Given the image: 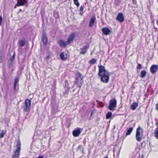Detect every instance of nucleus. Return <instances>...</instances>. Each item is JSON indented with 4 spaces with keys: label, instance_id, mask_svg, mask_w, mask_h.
Returning a JSON list of instances; mask_svg holds the SVG:
<instances>
[{
    "label": "nucleus",
    "instance_id": "23",
    "mask_svg": "<svg viewBox=\"0 0 158 158\" xmlns=\"http://www.w3.org/2000/svg\"><path fill=\"white\" fill-rule=\"evenodd\" d=\"M146 75V72L145 70H142L141 72L140 77H144Z\"/></svg>",
    "mask_w": 158,
    "mask_h": 158
},
{
    "label": "nucleus",
    "instance_id": "30",
    "mask_svg": "<svg viewBox=\"0 0 158 158\" xmlns=\"http://www.w3.org/2000/svg\"><path fill=\"white\" fill-rule=\"evenodd\" d=\"M137 68L138 69H140L141 68V65L140 64H139L137 67Z\"/></svg>",
    "mask_w": 158,
    "mask_h": 158
},
{
    "label": "nucleus",
    "instance_id": "26",
    "mask_svg": "<svg viewBox=\"0 0 158 158\" xmlns=\"http://www.w3.org/2000/svg\"><path fill=\"white\" fill-rule=\"evenodd\" d=\"M96 62V60L94 59H93L91 60L89 63L90 64H93L95 63Z\"/></svg>",
    "mask_w": 158,
    "mask_h": 158
},
{
    "label": "nucleus",
    "instance_id": "15",
    "mask_svg": "<svg viewBox=\"0 0 158 158\" xmlns=\"http://www.w3.org/2000/svg\"><path fill=\"white\" fill-rule=\"evenodd\" d=\"M96 20V18L95 16H93L90 19L89 23V26L90 27H93L95 21Z\"/></svg>",
    "mask_w": 158,
    "mask_h": 158
},
{
    "label": "nucleus",
    "instance_id": "2",
    "mask_svg": "<svg viewBox=\"0 0 158 158\" xmlns=\"http://www.w3.org/2000/svg\"><path fill=\"white\" fill-rule=\"evenodd\" d=\"M15 147L16 149L14 152L12 158H18L20 155L21 150V143L19 140L17 141Z\"/></svg>",
    "mask_w": 158,
    "mask_h": 158
},
{
    "label": "nucleus",
    "instance_id": "25",
    "mask_svg": "<svg viewBox=\"0 0 158 158\" xmlns=\"http://www.w3.org/2000/svg\"><path fill=\"white\" fill-rule=\"evenodd\" d=\"M112 115V113L110 112H109L106 115V118L107 119L110 118Z\"/></svg>",
    "mask_w": 158,
    "mask_h": 158
},
{
    "label": "nucleus",
    "instance_id": "33",
    "mask_svg": "<svg viewBox=\"0 0 158 158\" xmlns=\"http://www.w3.org/2000/svg\"><path fill=\"white\" fill-rule=\"evenodd\" d=\"M156 109L158 111V103H157L156 105Z\"/></svg>",
    "mask_w": 158,
    "mask_h": 158
},
{
    "label": "nucleus",
    "instance_id": "4",
    "mask_svg": "<svg viewBox=\"0 0 158 158\" xmlns=\"http://www.w3.org/2000/svg\"><path fill=\"white\" fill-rule=\"evenodd\" d=\"M143 130L142 128L139 127L136 130V138L137 141H141L143 136Z\"/></svg>",
    "mask_w": 158,
    "mask_h": 158
},
{
    "label": "nucleus",
    "instance_id": "41",
    "mask_svg": "<svg viewBox=\"0 0 158 158\" xmlns=\"http://www.w3.org/2000/svg\"><path fill=\"white\" fill-rule=\"evenodd\" d=\"M22 11V10L21 9L19 10V11Z\"/></svg>",
    "mask_w": 158,
    "mask_h": 158
},
{
    "label": "nucleus",
    "instance_id": "5",
    "mask_svg": "<svg viewBox=\"0 0 158 158\" xmlns=\"http://www.w3.org/2000/svg\"><path fill=\"white\" fill-rule=\"evenodd\" d=\"M117 102L115 99H112L110 100L109 108L111 110H114L116 106Z\"/></svg>",
    "mask_w": 158,
    "mask_h": 158
},
{
    "label": "nucleus",
    "instance_id": "31",
    "mask_svg": "<svg viewBox=\"0 0 158 158\" xmlns=\"http://www.w3.org/2000/svg\"><path fill=\"white\" fill-rule=\"evenodd\" d=\"M84 9V7L83 6H81L80 7V10L81 11L83 10Z\"/></svg>",
    "mask_w": 158,
    "mask_h": 158
},
{
    "label": "nucleus",
    "instance_id": "39",
    "mask_svg": "<svg viewBox=\"0 0 158 158\" xmlns=\"http://www.w3.org/2000/svg\"><path fill=\"white\" fill-rule=\"evenodd\" d=\"M156 125H158V122L156 123Z\"/></svg>",
    "mask_w": 158,
    "mask_h": 158
},
{
    "label": "nucleus",
    "instance_id": "8",
    "mask_svg": "<svg viewBox=\"0 0 158 158\" xmlns=\"http://www.w3.org/2000/svg\"><path fill=\"white\" fill-rule=\"evenodd\" d=\"M27 0H18L15 8L16 6L19 7L20 6L25 5L27 3Z\"/></svg>",
    "mask_w": 158,
    "mask_h": 158
},
{
    "label": "nucleus",
    "instance_id": "18",
    "mask_svg": "<svg viewBox=\"0 0 158 158\" xmlns=\"http://www.w3.org/2000/svg\"><path fill=\"white\" fill-rule=\"evenodd\" d=\"M138 103L136 102H134L131 106V108L133 110H135L138 106Z\"/></svg>",
    "mask_w": 158,
    "mask_h": 158
},
{
    "label": "nucleus",
    "instance_id": "11",
    "mask_svg": "<svg viewBox=\"0 0 158 158\" xmlns=\"http://www.w3.org/2000/svg\"><path fill=\"white\" fill-rule=\"evenodd\" d=\"M158 69V65H152L150 68L151 72L154 74L155 73Z\"/></svg>",
    "mask_w": 158,
    "mask_h": 158
},
{
    "label": "nucleus",
    "instance_id": "17",
    "mask_svg": "<svg viewBox=\"0 0 158 158\" xmlns=\"http://www.w3.org/2000/svg\"><path fill=\"white\" fill-rule=\"evenodd\" d=\"M75 37V35L74 33L71 35L69 37L67 41L68 44H70V43L73 41Z\"/></svg>",
    "mask_w": 158,
    "mask_h": 158
},
{
    "label": "nucleus",
    "instance_id": "19",
    "mask_svg": "<svg viewBox=\"0 0 158 158\" xmlns=\"http://www.w3.org/2000/svg\"><path fill=\"white\" fill-rule=\"evenodd\" d=\"M88 48V47L87 46H85L84 48H81V51L80 52V54H84L86 52V50Z\"/></svg>",
    "mask_w": 158,
    "mask_h": 158
},
{
    "label": "nucleus",
    "instance_id": "13",
    "mask_svg": "<svg viewBox=\"0 0 158 158\" xmlns=\"http://www.w3.org/2000/svg\"><path fill=\"white\" fill-rule=\"evenodd\" d=\"M102 31L103 33L106 35H109L111 32V31L107 27L103 28Z\"/></svg>",
    "mask_w": 158,
    "mask_h": 158
},
{
    "label": "nucleus",
    "instance_id": "6",
    "mask_svg": "<svg viewBox=\"0 0 158 158\" xmlns=\"http://www.w3.org/2000/svg\"><path fill=\"white\" fill-rule=\"evenodd\" d=\"M83 78L81 77V74L80 73H77L76 74V82L77 84H81L83 81Z\"/></svg>",
    "mask_w": 158,
    "mask_h": 158
},
{
    "label": "nucleus",
    "instance_id": "27",
    "mask_svg": "<svg viewBox=\"0 0 158 158\" xmlns=\"http://www.w3.org/2000/svg\"><path fill=\"white\" fill-rule=\"evenodd\" d=\"M74 3L77 6H79L80 4L78 1V0H73Z\"/></svg>",
    "mask_w": 158,
    "mask_h": 158
},
{
    "label": "nucleus",
    "instance_id": "37",
    "mask_svg": "<svg viewBox=\"0 0 158 158\" xmlns=\"http://www.w3.org/2000/svg\"><path fill=\"white\" fill-rule=\"evenodd\" d=\"M81 147H82V146H81V145H79V146H78V148H79V149H80V148H81Z\"/></svg>",
    "mask_w": 158,
    "mask_h": 158
},
{
    "label": "nucleus",
    "instance_id": "35",
    "mask_svg": "<svg viewBox=\"0 0 158 158\" xmlns=\"http://www.w3.org/2000/svg\"><path fill=\"white\" fill-rule=\"evenodd\" d=\"M83 12H80V15H83Z\"/></svg>",
    "mask_w": 158,
    "mask_h": 158
},
{
    "label": "nucleus",
    "instance_id": "28",
    "mask_svg": "<svg viewBox=\"0 0 158 158\" xmlns=\"http://www.w3.org/2000/svg\"><path fill=\"white\" fill-rule=\"evenodd\" d=\"M15 54L14 53L13 54L10 60L12 62L15 59Z\"/></svg>",
    "mask_w": 158,
    "mask_h": 158
},
{
    "label": "nucleus",
    "instance_id": "12",
    "mask_svg": "<svg viewBox=\"0 0 158 158\" xmlns=\"http://www.w3.org/2000/svg\"><path fill=\"white\" fill-rule=\"evenodd\" d=\"M59 44L60 46L61 47L65 48L67 45L69 44H68V42H65L62 40H60L59 41Z\"/></svg>",
    "mask_w": 158,
    "mask_h": 158
},
{
    "label": "nucleus",
    "instance_id": "9",
    "mask_svg": "<svg viewBox=\"0 0 158 158\" xmlns=\"http://www.w3.org/2000/svg\"><path fill=\"white\" fill-rule=\"evenodd\" d=\"M19 81V80L18 77L15 78L14 82V89L15 90L17 91L19 89L18 82Z\"/></svg>",
    "mask_w": 158,
    "mask_h": 158
},
{
    "label": "nucleus",
    "instance_id": "21",
    "mask_svg": "<svg viewBox=\"0 0 158 158\" xmlns=\"http://www.w3.org/2000/svg\"><path fill=\"white\" fill-rule=\"evenodd\" d=\"M25 44V42L24 40H20L19 42V44L20 47L24 46Z\"/></svg>",
    "mask_w": 158,
    "mask_h": 158
},
{
    "label": "nucleus",
    "instance_id": "36",
    "mask_svg": "<svg viewBox=\"0 0 158 158\" xmlns=\"http://www.w3.org/2000/svg\"><path fill=\"white\" fill-rule=\"evenodd\" d=\"M37 158H43V156H40L38 157Z\"/></svg>",
    "mask_w": 158,
    "mask_h": 158
},
{
    "label": "nucleus",
    "instance_id": "22",
    "mask_svg": "<svg viewBox=\"0 0 158 158\" xmlns=\"http://www.w3.org/2000/svg\"><path fill=\"white\" fill-rule=\"evenodd\" d=\"M133 130L132 127H131L126 132V134L127 135H128L131 134Z\"/></svg>",
    "mask_w": 158,
    "mask_h": 158
},
{
    "label": "nucleus",
    "instance_id": "20",
    "mask_svg": "<svg viewBox=\"0 0 158 158\" xmlns=\"http://www.w3.org/2000/svg\"><path fill=\"white\" fill-rule=\"evenodd\" d=\"M6 133V130H2L0 132V138H3Z\"/></svg>",
    "mask_w": 158,
    "mask_h": 158
},
{
    "label": "nucleus",
    "instance_id": "32",
    "mask_svg": "<svg viewBox=\"0 0 158 158\" xmlns=\"http://www.w3.org/2000/svg\"><path fill=\"white\" fill-rule=\"evenodd\" d=\"M95 110H93L92 111L91 115H93L95 113Z\"/></svg>",
    "mask_w": 158,
    "mask_h": 158
},
{
    "label": "nucleus",
    "instance_id": "14",
    "mask_svg": "<svg viewBox=\"0 0 158 158\" xmlns=\"http://www.w3.org/2000/svg\"><path fill=\"white\" fill-rule=\"evenodd\" d=\"M67 54L63 52H61L60 54V57L61 60H66L67 58Z\"/></svg>",
    "mask_w": 158,
    "mask_h": 158
},
{
    "label": "nucleus",
    "instance_id": "7",
    "mask_svg": "<svg viewBox=\"0 0 158 158\" xmlns=\"http://www.w3.org/2000/svg\"><path fill=\"white\" fill-rule=\"evenodd\" d=\"M82 131V128H77L73 131V134L74 137H77L80 135Z\"/></svg>",
    "mask_w": 158,
    "mask_h": 158
},
{
    "label": "nucleus",
    "instance_id": "40",
    "mask_svg": "<svg viewBox=\"0 0 158 158\" xmlns=\"http://www.w3.org/2000/svg\"><path fill=\"white\" fill-rule=\"evenodd\" d=\"M104 158H108V157L106 156V157H104Z\"/></svg>",
    "mask_w": 158,
    "mask_h": 158
},
{
    "label": "nucleus",
    "instance_id": "16",
    "mask_svg": "<svg viewBox=\"0 0 158 158\" xmlns=\"http://www.w3.org/2000/svg\"><path fill=\"white\" fill-rule=\"evenodd\" d=\"M42 40L44 44L46 45L48 42V39L46 35L44 33L43 34Z\"/></svg>",
    "mask_w": 158,
    "mask_h": 158
},
{
    "label": "nucleus",
    "instance_id": "29",
    "mask_svg": "<svg viewBox=\"0 0 158 158\" xmlns=\"http://www.w3.org/2000/svg\"><path fill=\"white\" fill-rule=\"evenodd\" d=\"M2 21V16H0V26L1 25Z\"/></svg>",
    "mask_w": 158,
    "mask_h": 158
},
{
    "label": "nucleus",
    "instance_id": "34",
    "mask_svg": "<svg viewBox=\"0 0 158 158\" xmlns=\"http://www.w3.org/2000/svg\"><path fill=\"white\" fill-rule=\"evenodd\" d=\"M144 156L143 155H142L140 156L139 157V158H143Z\"/></svg>",
    "mask_w": 158,
    "mask_h": 158
},
{
    "label": "nucleus",
    "instance_id": "38",
    "mask_svg": "<svg viewBox=\"0 0 158 158\" xmlns=\"http://www.w3.org/2000/svg\"><path fill=\"white\" fill-rule=\"evenodd\" d=\"M156 23H157V24L158 25V15L157 19V21H156Z\"/></svg>",
    "mask_w": 158,
    "mask_h": 158
},
{
    "label": "nucleus",
    "instance_id": "1",
    "mask_svg": "<svg viewBox=\"0 0 158 158\" xmlns=\"http://www.w3.org/2000/svg\"><path fill=\"white\" fill-rule=\"evenodd\" d=\"M99 71L98 75L100 77L101 81L104 83H107L109 80L110 74L109 72L106 70L103 66H99Z\"/></svg>",
    "mask_w": 158,
    "mask_h": 158
},
{
    "label": "nucleus",
    "instance_id": "3",
    "mask_svg": "<svg viewBox=\"0 0 158 158\" xmlns=\"http://www.w3.org/2000/svg\"><path fill=\"white\" fill-rule=\"evenodd\" d=\"M31 106V101L28 99L25 100L23 106V112L24 113L27 114L29 111Z\"/></svg>",
    "mask_w": 158,
    "mask_h": 158
},
{
    "label": "nucleus",
    "instance_id": "24",
    "mask_svg": "<svg viewBox=\"0 0 158 158\" xmlns=\"http://www.w3.org/2000/svg\"><path fill=\"white\" fill-rule=\"evenodd\" d=\"M155 134L156 138L158 139V126L155 131Z\"/></svg>",
    "mask_w": 158,
    "mask_h": 158
},
{
    "label": "nucleus",
    "instance_id": "10",
    "mask_svg": "<svg viewBox=\"0 0 158 158\" xmlns=\"http://www.w3.org/2000/svg\"><path fill=\"white\" fill-rule=\"evenodd\" d=\"M124 16L123 14L121 13H119L116 18V19L119 22L122 23L124 21Z\"/></svg>",
    "mask_w": 158,
    "mask_h": 158
}]
</instances>
